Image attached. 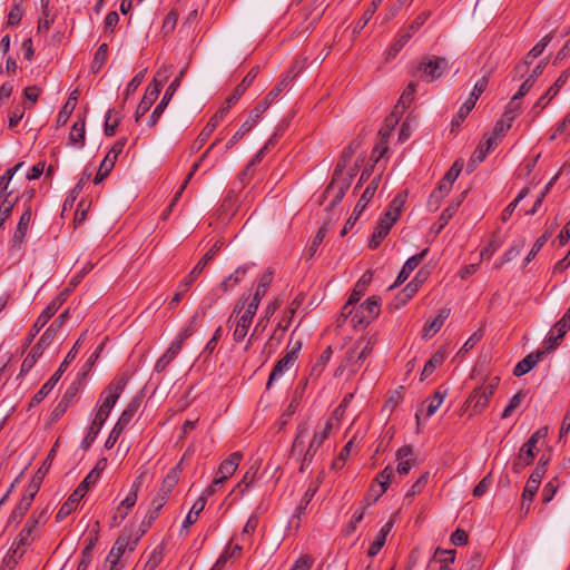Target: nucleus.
<instances>
[{
	"label": "nucleus",
	"mask_w": 570,
	"mask_h": 570,
	"mask_svg": "<svg viewBox=\"0 0 570 570\" xmlns=\"http://www.w3.org/2000/svg\"><path fill=\"white\" fill-rule=\"evenodd\" d=\"M489 76L490 72L482 76L474 85L472 92L470 94L466 101L460 107L456 115L452 119V126H459L464 119L468 117V115L471 112V110L474 108L476 100L485 91L488 83H489Z\"/></svg>",
	"instance_id": "9"
},
{
	"label": "nucleus",
	"mask_w": 570,
	"mask_h": 570,
	"mask_svg": "<svg viewBox=\"0 0 570 570\" xmlns=\"http://www.w3.org/2000/svg\"><path fill=\"white\" fill-rule=\"evenodd\" d=\"M219 142V139H216L208 148L207 150L203 154V156L200 157L199 161L195 163L193 166H191V169L190 171L188 173L186 179L184 180V183L181 184L180 188L176 191L171 203L169 204L168 206V209L167 212L164 214L165 218L167 217L168 213L171 212L173 207L177 204V202L179 200L180 196L183 195L185 188L187 187L189 180L191 179V177L195 175V173L197 171V169L199 168V165L200 163L207 157V155L209 154V151Z\"/></svg>",
	"instance_id": "27"
},
{
	"label": "nucleus",
	"mask_w": 570,
	"mask_h": 570,
	"mask_svg": "<svg viewBox=\"0 0 570 570\" xmlns=\"http://www.w3.org/2000/svg\"><path fill=\"white\" fill-rule=\"evenodd\" d=\"M127 144V138L118 139L108 154L102 159L98 173L94 178L95 184H100L112 170L115 164L117 161L118 156L122 153L125 146Z\"/></svg>",
	"instance_id": "13"
},
{
	"label": "nucleus",
	"mask_w": 570,
	"mask_h": 570,
	"mask_svg": "<svg viewBox=\"0 0 570 570\" xmlns=\"http://www.w3.org/2000/svg\"><path fill=\"white\" fill-rule=\"evenodd\" d=\"M99 478L100 471L96 466L86 475V478L79 483V485L75 490L85 497L90 487L95 484Z\"/></svg>",
	"instance_id": "59"
},
{
	"label": "nucleus",
	"mask_w": 570,
	"mask_h": 570,
	"mask_svg": "<svg viewBox=\"0 0 570 570\" xmlns=\"http://www.w3.org/2000/svg\"><path fill=\"white\" fill-rule=\"evenodd\" d=\"M165 546L161 543L157 546L148 556L144 564L146 570H155L164 560Z\"/></svg>",
	"instance_id": "52"
},
{
	"label": "nucleus",
	"mask_w": 570,
	"mask_h": 570,
	"mask_svg": "<svg viewBox=\"0 0 570 570\" xmlns=\"http://www.w3.org/2000/svg\"><path fill=\"white\" fill-rule=\"evenodd\" d=\"M76 94H77V90L70 95V97L68 98V100L66 101V104L63 105L61 110L59 111V114L57 116V124L59 126L65 125L68 121L71 114L73 112L76 105H77Z\"/></svg>",
	"instance_id": "48"
},
{
	"label": "nucleus",
	"mask_w": 570,
	"mask_h": 570,
	"mask_svg": "<svg viewBox=\"0 0 570 570\" xmlns=\"http://www.w3.org/2000/svg\"><path fill=\"white\" fill-rule=\"evenodd\" d=\"M179 473H180V468H179V464H178L177 466H175L174 469H171L167 473L166 478L164 479V481L161 483L159 492L163 493L166 497H169L171 490L178 483Z\"/></svg>",
	"instance_id": "46"
},
{
	"label": "nucleus",
	"mask_w": 570,
	"mask_h": 570,
	"mask_svg": "<svg viewBox=\"0 0 570 570\" xmlns=\"http://www.w3.org/2000/svg\"><path fill=\"white\" fill-rule=\"evenodd\" d=\"M115 114H116L115 109H109L105 117L104 131H105V135L108 137H111L116 134V129L120 122V118L117 116H114Z\"/></svg>",
	"instance_id": "63"
},
{
	"label": "nucleus",
	"mask_w": 570,
	"mask_h": 570,
	"mask_svg": "<svg viewBox=\"0 0 570 570\" xmlns=\"http://www.w3.org/2000/svg\"><path fill=\"white\" fill-rule=\"evenodd\" d=\"M78 393V389L75 385H71L61 397L60 402L56 406L53 413L59 416L66 412V410L72 404L76 395Z\"/></svg>",
	"instance_id": "49"
},
{
	"label": "nucleus",
	"mask_w": 570,
	"mask_h": 570,
	"mask_svg": "<svg viewBox=\"0 0 570 570\" xmlns=\"http://www.w3.org/2000/svg\"><path fill=\"white\" fill-rule=\"evenodd\" d=\"M288 126V122L286 120H283L277 127L274 134L271 136V138L265 142V145L256 153L255 160H263L265 155L276 146L278 142V139L283 136L286 128Z\"/></svg>",
	"instance_id": "36"
},
{
	"label": "nucleus",
	"mask_w": 570,
	"mask_h": 570,
	"mask_svg": "<svg viewBox=\"0 0 570 570\" xmlns=\"http://www.w3.org/2000/svg\"><path fill=\"white\" fill-rule=\"evenodd\" d=\"M79 346V340L75 343L72 348L68 352L63 362L59 365L53 375L41 386V389L31 397L30 406H37L45 397L52 391L55 385L59 382L61 375L67 370L69 363L76 357Z\"/></svg>",
	"instance_id": "4"
},
{
	"label": "nucleus",
	"mask_w": 570,
	"mask_h": 570,
	"mask_svg": "<svg viewBox=\"0 0 570 570\" xmlns=\"http://www.w3.org/2000/svg\"><path fill=\"white\" fill-rule=\"evenodd\" d=\"M259 72V67L255 66L253 67L248 73L244 77V79L236 86L233 94L226 99V104L228 105H235L238 99L244 95V92L247 90V88L253 83L255 78L257 77Z\"/></svg>",
	"instance_id": "28"
},
{
	"label": "nucleus",
	"mask_w": 570,
	"mask_h": 570,
	"mask_svg": "<svg viewBox=\"0 0 570 570\" xmlns=\"http://www.w3.org/2000/svg\"><path fill=\"white\" fill-rule=\"evenodd\" d=\"M139 400L134 399L122 411L120 417L118 419L117 423L115 424L114 429L111 430L109 436L105 442V448L107 450L111 449L116 444L121 433L125 431V429L128 426V424L135 416L136 412L139 409Z\"/></svg>",
	"instance_id": "10"
},
{
	"label": "nucleus",
	"mask_w": 570,
	"mask_h": 570,
	"mask_svg": "<svg viewBox=\"0 0 570 570\" xmlns=\"http://www.w3.org/2000/svg\"><path fill=\"white\" fill-rule=\"evenodd\" d=\"M196 326V317L193 316L187 324L183 326L180 332L177 334V336L174 338V343H178V346L183 348L184 342L189 338L194 332Z\"/></svg>",
	"instance_id": "61"
},
{
	"label": "nucleus",
	"mask_w": 570,
	"mask_h": 570,
	"mask_svg": "<svg viewBox=\"0 0 570 570\" xmlns=\"http://www.w3.org/2000/svg\"><path fill=\"white\" fill-rule=\"evenodd\" d=\"M243 460V453L237 451L229 454L218 466L214 484H223L228 480L239 466Z\"/></svg>",
	"instance_id": "21"
},
{
	"label": "nucleus",
	"mask_w": 570,
	"mask_h": 570,
	"mask_svg": "<svg viewBox=\"0 0 570 570\" xmlns=\"http://www.w3.org/2000/svg\"><path fill=\"white\" fill-rule=\"evenodd\" d=\"M83 498L82 494L77 492L76 490L69 495L66 502L60 507L56 514V521L61 522L63 521L69 514H71L72 511L76 510L78 507V503Z\"/></svg>",
	"instance_id": "38"
},
{
	"label": "nucleus",
	"mask_w": 570,
	"mask_h": 570,
	"mask_svg": "<svg viewBox=\"0 0 570 570\" xmlns=\"http://www.w3.org/2000/svg\"><path fill=\"white\" fill-rule=\"evenodd\" d=\"M272 279H273V272L268 269L259 278V282L257 284V287L253 295V298L262 301V298L267 293V289L272 283Z\"/></svg>",
	"instance_id": "60"
},
{
	"label": "nucleus",
	"mask_w": 570,
	"mask_h": 570,
	"mask_svg": "<svg viewBox=\"0 0 570 570\" xmlns=\"http://www.w3.org/2000/svg\"><path fill=\"white\" fill-rule=\"evenodd\" d=\"M31 220V206H27L22 215L20 216L19 223L14 230L12 242L14 244H21L26 237L29 224Z\"/></svg>",
	"instance_id": "41"
},
{
	"label": "nucleus",
	"mask_w": 570,
	"mask_h": 570,
	"mask_svg": "<svg viewBox=\"0 0 570 570\" xmlns=\"http://www.w3.org/2000/svg\"><path fill=\"white\" fill-rule=\"evenodd\" d=\"M419 69L428 80H436L448 71L449 61L444 57L426 56L422 59Z\"/></svg>",
	"instance_id": "14"
},
{
	"label": "nucleus",
	"mask_w": 570,
	"mask_h": 570,
	"mask_svg": "<svg viewBox=\"0 0 570 570\" xmlns=\"http://www.w3.org/2000/svg\"><path fill=\"white\" fill-rule=\"evenodd\" d=\"M380 177L373 178V180L367 185L364 193L360 197L357 204L354 207V210L351 217L345 223L343 229L341 230V236H345L348 230L355 225L362 212L365 209L370 200L373 198L377 187H379Z\"/></svg>",
	"instance_id": "11"
},
{
	"label": "nucleus",
	"mask_w": 570,
	"mask_h": 570,
	"mask_svg": "<svg viewBox=\"0 0 570 570\" xmlns=\"http://www.w3.org/2000/svg\"><path fill=\"white\" fill-rule=\"evenodd\" d=\"M293 80V77H291L289 73L283 75L281 80L277 82V85L267 94V96L261 101L266 102V110L272 105L273 101L277 99V97L281 95V92L289 85V82Z\"/></svg>",
	"instance_id": "45"
},
{
	"label": "nucleus",
	"mask_w": 570,
	"mask_h": 570,
	"mask_svg": "<svg viewBox=\"0 0 570 570\" xmlns=\"http://www.w3.org/2000/svg\"><path fill=\"white\" fill-rule=\"evenodd\" d=\"M373 352V343L371 340L360 338L346 352V365L351 374H356L365 361Z\"/></svg>",
	"instance_id": "8"
},
{
	"label": "nucleus",
	"mask_w": 570,
	"mask_h": 570,
	"mask_svg": "<svg viewBox=\"0 0 570 570\" xmlns=\"http://www.w3.org/2000/svg\"><path fill=\"white\" fill-rule=\"evenodd\" d=\"M244 303L237 304L228 318L230 326H234L233 338L237 343L246 337L253 322V318L242 313Z\"/></svg>",
	"instance_id": "16"
},
{
	"label": "nucleus",
	"mask_w": 570,
	"mask_h": 570,
	"mask_svg": "<svg viewBox=\"0 0 570 570\" xmlns=\"http://www.w3.org/2000/svg\"><path fill=\"white\" fill-rule=\"evenodd\" d=\"M394 475V470L391 465L384 468V470L376 476V482L380 485L379 492L375 494L373 501H377L389 489L391 478Z\"/></svg>",
	"instance_id": "47"
},
{
	"label": "nucleus",
	"mask_w": 570,
	"mask_h": 570,
	"mask_svg": "<svg viewBox=\"0 0 570 570\" xmlns=\"http://www.w3.org/2000/svg\"><path fill=\"white\" fill-rule=\"evenodd\" d=\"M548 435V428L543 426L535 431L529 440L521 446L517 459L512 464V470L520 473L525 466L530 465L534 458V449L540 440L546 439Z\"/></svg>",
	"instance_id": "3"
},
{
	"label": "nucleus",
	"mask_w": 570,
	"mask_h": 570,
	"mask_svg": "<svg viewBox=\"0 0 570 570\" xmlns=\"http://www.w3.org/2000/svg\"><path fill=\"white\" fill-rule=\"evenodd\" d=\"M391 220L392 219L390 218H380L368 242V247L371 249H376L382 240L389 235L392 226L394 225Z\"/></svg>",
	"instance_id": "30"
},
{
	"label": "nucleus",
	"mask_w": 570,
	"mask_h": 570,
	"mask_svg": "<svg viewBox=\"0 0 570 570\" xmlns=\"http://www.w3.org/2000/svg\"><path fill=\"white\" fill-rule=\"evenodd\" d=\"M351 157H352L351 148H347L346 150L343 151V156H342L343 163L340 161L336 165V168L333 173L332 180L323 193V196H322L323 200L321 202V204L324 200L328 199L330 200L328 206L334 207L345 196L346 191L348 190V188L351 186L353 176L348 175L347 177H344L343 168L345 167L346 160L350 159Z\"/></svg>",
	"instance_id": "1"
},
{
	"label": "nucleus",
	"mask_w": 570,
	"mask_h": 570,
	"mask_svg": "<svg viewBox=\"0 0 570 570\" xmlns=\"http://www.w3.org/2000/svg\"><path fill=\"white\" fill-rule=\"evenodd\" d=\"M428 254V248L423 249L421 253L411 256L405 264L403 265L401 272L399 273L395 283L391 286V288L401 285L404 283L410 274L420 265V263L424 259Z\"/></svg>",
	"instance_id": "25"
},
{
	"label": "nucleus",
	"mask_w": 570,
	"mask_h": 570,
	"mask_svg": "<svg viewBox=\"0 0 570 570\" xmlns=\"http://www.w3.org/2000/svg\"><path fill=\"white\" fill-rule=\"evenodd\" d=\"M206 505V497L205 495H202L199 497L193 504V507L190 508L189 512L187 513L184 522H183V525H181V529H180V534L185 533V535L188 534L189 532V528L197 521L200 512L204 510Z\"/></svg>",
	"instance_id": "32"
},
{
	"label": "nucleus",
	"mask_w": 570,
	"mask_h": 570,
	"mask_svg": "<svg viewBox=\"0 0 570 570\" xmlns=\"http://www.w3.org/2000/svg\"><path fill=\"white\" fill-rule=\"evenodd\" d=\"M266 111V102H258L252 110L249 117L242 124L238 130L226 142L225 149H232L239 139L249 132L257 124L259 117Z\"/></svg>",
	"instance_id": "17"
},
{
	"label": "nucleus",
	"mask_w": 570,
	"mask_h": 570,
	"mask_svg": "<svg viewBox=\"0 0 570 570\" xmlns=\"http://www.w3.org/2000/svg\"><path fill=\"white\" fill-rule=\"evenodd\" d=\"M413 455V448L411 445H403L396 451V460L399 464L396 466V472L400 475H405L410 472V470L415 465L416 461Z\"/></svg>",
	"instance_id": "23"
},
{
	"label": "nucleus",
	"mask_w": 570,
	"mask_h": 570,
	"mask_svg": "<svg viewBox=\"0 0 570 570\" xmlns=\"http://www.w3.org/2000/svg\"><path fill=\"white\" fill-rule=\"evenodd\" d=\"M563 337L564 336L552 330L549 333V336L546 338L543 347L538 351L543 352V356L548 353L553 352L561 344Z\"/></svg>",
	"instance_id": "62"
},
{
	"label": "nucleus",
	"mask_w": 570,
	"mask_h": 570,
	"mask_svg": "<svg viewBox=\"0 0 570 570\" xmlns=\"http://www.w3.org/2000/svg\"><path fill=\"white\" fill-rule=\"evenodd\" d=\"M248 268V265L239 266L238 268H236L233 274H230L228 277L222 281V283L219 284L220 289L223 292H228L233 289L237 284H239L243 281Z\"/></svg>",
	"instance_id": "42"
},
{
	"label": "nucleus",
	"mask_w": 570,
	"mask_h": 570,
	"mask_svg": "<svg viewBox=\"0 0 570 570\" xmlns=\"http://www.w3.org/2000/svg\"><path fill=\"white\" fill-rule=\"evenodd\" d=\"M570 77V69H567L561 72L554 83L546 91L543 96H541L538 101L532 107L531 112H533V117H537L539 112L546 108V106L558 95L560 89L566 85Z\"/></svg>",
	"instance_id": "20"
},
{
	"label": "nucleus",
	"mask_w": 570,
	"mask_h": 570,
	"mask_svg": "<svg viewBox=\"0 0 570 570\" xmlns=\"http://www.w3.org/2000/svg\"><path fill=\"white\" fill-rule=\"evenodd\" d=\"M137 490L138 485L135 483L129 494L120 502L117 511L121 520L126 518L127 511L135 505L137 501Z\"/></svg>",
	"instance_id": "54"
},
{
	"label": "nucleus",
	"mask_w": 570,
	"mask_h": 570,
	"mask_svg": "<svg viewBox=\"0 0 570 570\" xmlns=\"http://www.w3.org/2000/svg\"><path fill=\"white\" fill-rule=\"evenodd\" d=\"M543 357V352H532L528 354L523 360L517 363L513 370L515 376H522L529 373Z\"/></svg>",
	"instance_id": "34"
},
{
	"label": "nucleus",
	"mask_w": 570,
	"mask_h": 570,
	"mask_svg": "<svg viewBox=\"0 0 570 570\" xmlns=\"http://www.w3.org/2000/svg\"><path fill=\"white\" fill-rule=\"evenodd\" d=\"M219 142V139H216L208 148L207 150L203 154V156L200 157L199 161L195 163L193 166H191V169L190 171L188 173L186 179L184 180V183L181 184L180 188L176 191L171 203L169 204L168 206V209L167 212L164 214L165 218L167 217L168 213L171 212L173 207L177 204V202L179 200L180 196L183 195L185 188L187 187L189 180L191 179V177L195 175V173L197 171V169L199 168V165L200 163L207 157V155L209 154V151Z\"/></svg>",
	"instance_id": "26"
},
{
	"label": "nucleus",
	"mask_w": 570,
	"mask_h": 570,
	"mask_svg": "<svg viewBox=\"0 0 570 570\" xmlns=\"http://www.w3.org/2000/svg\"><path fill=\"white\" fill-rule=\"evenodd\" d=\"M446 353L442 350H438L430 360L425 363L421 373V381L428 379L439 366H441L445 360Z\"/></svg>",
	"instance_id": "43"
},
{
	"label": "nucleus",
	"mask_w": 570,
	"mask_h": 570,
	"mask_svg": "<svg viewBox=\"0 0 570 570\" xmlns=\"http://www.w3.org/2000/svg\"><path fill=\"white\" fill-rule=\"evenodd\" d=\"M382 0H372L368 8L364 11L361 19L357 21L354 32H360L373 18L375 11L377 10L379 6L381 4Z\"/></svg>",
	"instance_id": "57"
},
{
	"label": "nucleus",
	"mask_w": 570,
	"mask_h": 570,
	"mask_svg": "<svg viewBox=\"0 0 570 570\" xmlns=\"http://www.w3.org/2000/svg\"><path fill=\"white\" fill-rule=\"evenodd\" d=\"M49 518V507L35 510L26 521L16 540L18 544L30 547L37 539L39 528L45 525Z\"/></svg>",
	"instance_id": "2"
},
{
	"label": "nucleus",
	"mask_w": 570,
	"mask_h": 570,
	"mask_svg": "<svg viewBox=\"0 0 570 570\" xmlns=\"http://www.w3.org/2000/svg\"><path fill=\"white\" fill-rule=\"evenodd\" d=\"M380 314V298L372 296L358 307L354 306L353 313L348 315L353 327H365Z\"/></svg>",
	"instance_id": "6"
},
{
	"label": "nucleus",
	"mask_w": 570,
	"mask_h": 570,
	"mask_svg": "<svg viewBox=\"0 0 570 570\" xmlns=\"http://www.w3.org/2000/svg\"><path fill=\"white\" fill-rule=\"evenodd\" d=\"M450 316L449 308H442L439 311L438 315L431 321L428 322L422 331V338L429 340L434 336L443 326L445 320Z\"/></svg>",
	"instance_id": "31"
},
{
	"label": "nucleus",
	"mask_w": 570,
	"mask_h": 570,
	"mask_svg": "<svg viewBox=\"0 0 570 570\" xmlns=\"http://www.w3.org/2000/svg\"><path fill=\"white\" fill-rule=\"evenodd\" d=\"M297 360V355H294V352H287L274 366L269 374V379L267 382V387L269 389L274 381H277L288 368H291L295 361Z\"/></svg>",
	"instance_id": "29"
},
{
	"label": "nucleus",
	"mask_w": 570,
	"mask_h": 570,
	"mask_svg": "<svg viewBox=\"0 0 570 570\" xmlns=\"http://www.w3.org/2000/svg\"><path fill=\"white\" fill-rule=\"evenodd\" d=\"M499 377H493L472 391L465 404L469 409H472L473 414L481 412L489 404L490 399L499 386Z\"/></svg>",
	"instance_id": "5"
},
{
	"label": "nucleus",
	"mask_w": 570,
	"mask_h": 570,
	"mask_svg": "<svg viewBox=\"0 0 570 570\" xmlns=\"http://www.w3.org/2000/svg\"><path fill=\"white\" fill-rule=\"evenodd\" d=\"M409 33H403L401 30L397 32L396 37L390 45L385 53V60L390 61L396 57V55L402 50V48L410 40Z\"/></svg>",
	"instance_id": "44"
},
{
	"label": "nucleus",
	"mask_w": 570,
	"mask_h": 570,
	"mask_svg": "<svg viewBox=\"0 0 570 570\" xmlns=\"http://www.w3.org/2000/svg\"><path fill=\"white\" fill-rule=\"evenodd\" d=\"M107 55H108V45L101 43L99 46V48L97 49L94 60L90 66L92 73H98L100 71V69L102 68V66L106 62Z\"/></svg>",
	"instance_id": "56"
},
{
	"label": "nucleus",
	"mask_w": 570,
	"mask_h": 570,
	"mask_svg": "<svg viewBox=\"0 0 570 570\" xmlns=\"http://www.w3.org/2000/svg\"><path fill=\"white\" fill-rule=\"evenodd\" d=\"M184 73L185 69L180 70L179 75L170 82V85L166 89L165 95L163 96L160 102L156 106V108L154 109L149 117V127H155L157 125L158 120L160 119L163 112L165 111L176 90L179 88Z\"/></svg>",
	"instance_id": "19"
},
{
	"label": "nucleus",
	"mask_w": 570,
	"mask_h": 570,
	"mask_svg": "<svg viewBox=\"0 0 570 570\" xmlns=\"http://www.w3.org/2000/svg\"><path fill=\"white\" fill-rule=\"evenodd\" d=\"M394 525V520L391 518L379 531L376 538L371 543L367 554L368 557H375L380 550L384 547L386 537L391 532L392 528Z\"/></svg>",
	"instance_id": "35"
},
{
	"label": "nucleus",
	"mask_w": 570,
	"mask_h": 570,
	"mask_svg": "<svg viewBox=\"0 0 570 570\" xmlns=\"http://www.w3.org/2000/svg\"><path fill=\"white\" fill-rule=\"evenodd\" d=\"M372 274L370 272L364 273L355 284L347 302L342 308L338 322H345L348 315L353 313L354 305L361 299L368 284L371 283Z\"/></svg>",
	"instance_id": "15"
},
{
	"label": "nucleus",
	"mask_w": 570,
	"mask_h": 570,
	"mask_svg": "<svg viewBox=\"0 0 570 570\" xmlns=\"http://www.w3.org/2000/svg\"><path fill=\"white\" fill-rule=\"evenodd\" d=\"M158 96L159 83L157 82L156 85H149L135 111L134 117L136 122H138L149 111Z\"/></svg>",
	"instance_id": "22"
},
{
	"label": "nucleus",
	"mask_w": 570,
	"mask_h": 570,
	"mask_svg": "<svg viewBox=\"0 0 570 570\" xmlns=\"http://www.w3.org/2000/svg\"><path fill=\"white\" fill-rule=\"evenodd\" d=\"M10 196L11 193H8L0 205V228L3 227L4 222L10 217L12 209L19 199L17 196L13 200H11Z\"/></svg>",
	"instance_id": "58"
},
{
	"label": "nucleus",
	"mask_w": 570,
	"mask_h": 570,
	"mask_svg": "<svg viewBox=\"0 0 570 570\" xmlns=\"http://www.w3.org/2000/svg\"><path fill=\"white\" fill-rule=\"evenodd\" d=\"M85 118H79L71 127L69 134V144L82 148L86 140Z\"/></svg>",
	"instance_id": "40"
},
{
	"label": "nucleus",
	"mask_w": 570,
	"mask_h": 570,
	"mask_svg": "<svg viewBox=\"0 0 570 570\" xmlns=\"http://www.w3.org/2000/svg\"><path fill=\"white\" fill-rule=\"evenodd\" d=\"M127 549L132 551L135 549V542L130 546V538L127 535H120L111 547L106 558L107 563L120 562V559Z\"/></svg>",
	"instance_id": "24"
},
{
	"label": "nucleus",
	"mask_w": 570,
	"mask_h": 570,
	"mask_svg": "<svg viewBox=\"0 0 570 570\" xmlns=\"http://www.w3.org/2000/svg\"><path fill=\"white\" fill-rule=\"evenodd\" d=\"M326 440V432H315L309 445L303 456L302 465L299 471L303 472L305 466L309 465L317 450L321 448L323 442Z\"/></svg>",
	"instance_id": "33"
},
{
	"label": "nucleus",
	"mask_w": 570,
	"mask_h": 570,
	"mask_svg": "<svg viewBox=\"0 0 570 570\" xmlns=\"http://www.w3.org/2000/svg\"><path fill=\"white\" fill-rule=\"evenodd\" d=\"M181 347L178 346V343L171 342L170 346L167 348V351L158 358V361L155 364V372L161 373L164 372L168 365L177 357V355L180 353Z\"/></svg>",
	"instance_id": "39"
},
{
	"label": "nucleus",
	"mask_w": 570,
	"mask_h": 570,
	"mask_svg": "<svg viewBox=\"0 0 570 570\" xmlns=\"http://www.w3.org/2000/svg\"><path fill=\"white\" fill-rule=\"evenodd\" d=\"M406 198H407V191L399 193L392 199V202L389 205V208L386 209V212L384 213V215L382 217L392 219L391 222L394 224L402 213V208L406 202Z\"/></svg>",
	"instance_id": "37"
},
{
	"label": "nucleus",
	"mask_w": 570,
	"mask_h": 570,
	"mask_svg": "<svg viewBox=\"0 0 570 570\" xmlns=\"http://www.w3.org/2000/svg\"><path fill=\"white\" fill-rule=\"evenodd\" d=\"M57 334V330L53 325H50L45 333L41 335L40 340L37 344H35L26 356L21 364L20 374L28 373L37 363V361L42 356L43 351L53 342Z\"/></svg>",
	"instance_id": "7"
},
{
	"label": "nucleus",
	"mask_w": 570,
	"mask_h": 570,
	"mask_svg": "<svg viewBox=\"0 0 570 570\" xmlns=\"http://www.w3.org/2000/svg\"><path fill=\"white\" fill-rule=\"evenodd\" d=\"M464 197V193L461 195V197L456 200H453L441 214L439 218L440 227L439 230H441L449 222L450 219L455 215L459 207L462 204Z\"/></svg>",
	"instance_id": "53"
},
{
	"label": "nucleus",
	"mask_w": 570,
	"mask_h": 570,
	"mask_svg": "<svg viewBox=\"0 0 570 570\" xmlns=\"http://www.w3.org/2000/svg\"><path fill=\"white\" fill-rule=\"evenodd\" d=\"M127 382L128 380L125 376L114 379L101 393L98 406L110 412L124 392Z\"/></svg>",
	"instance_id": "12"
},
{
	"label": "nucleus",
	"mask_w": 570,
	"mask_h": 570,
	"mask_svg": "<svg viewBox=\"0 0 570 570\" xmlns=\"http://www.w3.org/2000/svg\"><path fill=\"white\" fill-rule=\"evenodd\" d=\"M539 487L525 483V487L523 489L522 495H521V512L523 515H527L531 509V502L538 491Z\"/></svg>",
	"instance_id": "50"
},
{
	"label": "nucleus",
	"mask_w": 570,
	"mask_h": 570,
	"mask_svg": "<svg viewBox=\"0 0 570 570\" xmlns=\"http://www.w3.org/2000/svg\"><path fill=\"white\" fill-rule=\"evenodd\" d=\"M224 243L216 240L212 248L203 256V258L196 264L190 273L179 283V287H184V291H188L197 277L200 275L205 266L214 259L218 250L222 248Z\"/></svg>",
	"instance_id": "18"
},
{
	"label": "nucleus",
	"mask_w": 570,
	"mask_h": 570,
	"mask_svg": "<svg viewBox=\"0 0 570 570\" xmlns=\"http://www.w3.org/2000/svg\"><path fill=\"white\" fill-rule=\"evenodd\" d=\"M262 160H255V156L248 161L246 167L238 174V181L242 187H245L249 184L250 179L254 176V167L259 164Z\"/></svg>",
	"instance_id": "64"
},
{
	"label": "nucleus",
	"mask_w": 570,
	"mask_h": 570,
	"mask_svg": "<svg viewBox=\"0 0 570 570\" xmlns=\"http://www.w3.org/2000/svg\"><path fill=\"white\" fill-rule=\"evenodd\" d=\"M430 16L431 11L421 12L407 27L402 28L401 31L403 33H409L410 38H412L419 31V29L426 22Z\"/></svg>",
	"instance_id": "55"
},
{
	"label": "nucleus",
	"mask_w": 570,
	"mask_h": 570,
	"mask_svg": "<svg viewBox=\"0 0 570 570\" xmlns=\"http://www.w3.org/2000/svg\"><path fill=\"white\" fill-rule=\"evenodd\" d=\"M31 503H29L28 499H20L19 503L12 510L9 515L8 524L20 523L28 510L30 509Z\"/></svg>",
	"instance_id": "51"
}]
</instances>
